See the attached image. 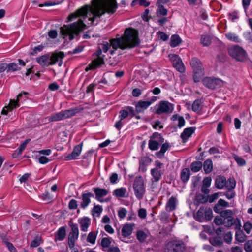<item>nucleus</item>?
Returning a JSON list of instances; mask_svg holds the SVG:
<instances>
[{
    "label": "nucleus",
    "instance_id": "f704fd0d",
    "mask_svg": "<svg viewBox=\"0 0 252 252\" xmlns=\"http://www.w3.org/2000/svg\"><path fill=\"white\" fill-rule=\"evenodd\" d=\"M203 101L201 99H197L192 104V110L197 113H199L202 109Z\"/></svg>",
    "mask_w": 252,
    "mask_h": 252
},
{
    "label": "nucleus",
    "instance_id": "e2e57ef3",
    "mask_svg": "<svg viewBox=\"0 0 252 252\" xmlns=\"http://www.w3.org/2000/svg\"><path fill=\"white\" fill-rule=\"evenodd\" d=\"M243 228L245 232L249 234L252 230V224L248 221L244 223Z\"/></svg>",
    "mask_w": 252,
    "mask_h": 252
},
{
    "label": "nucleus",
    "instance_id": "79ce46f5",
    "mask_svg": "<svg viewBox=\"0 0 252 252\" xmlns=\"http://www.w3.org/2000/svg\"><path fill=\"white\" fill-rule=\"evenodd\" d=\"M126 190L125 188H121L116 189L113 192V195L118 197H124L125 196Z\"/></svg>",
    "mask_w": 252,
    "mask_h": 252
},
{
    "label": "nucleus",
    "instance_id": "aec40b11",
    "mask_svg": "<svg viewBox=\"0 0 252 252\" xmlns=\"http://www.w3.org/2000/svg\"><path fill=\"white\" fill-rule=\"evenodd\" d=\"M228 207H229V204L228 202L223 199H220L217 203L214 205L213 210L215 213H219L223 208Z\"/></svg>",
    "mask_w": 252,
    "mask_h": 252
},
{
    "label": "nucleus",
    "instance_id": "c756f323",
    "mask_svg": "<svg viewBox=\"0 0 252 252\" xmlns=\"http://www.w3.org/2000/svg\"><path fill=\"white\" fill-rule=\"evenodd\" d=\"M209 242L215 247H220L223 243L221 236H214L209 239Z\"/></svg>",
    "mask_w": 252,
    "mask_h": 252
},
{
    "label": "nucleus",
    "instance_id": "c9c22d12",
    "mask_svg": "<svg viewBox=\"0 0 252 252\" xmlns=\"http://www.w3.org/2000/svg\"><path fill=\"white\" fill-rule=\"evenodd\" d=\"M163 172L161 170H157V169H152L151 170V174L154 179L155 182H158L161 178Z\"/></svg>",
    "mask_w": 252,
    "mask_h": 252
},
{
    "label": "nucleus",
    "instance_id": "c85d7f7f",
    "mask_svg": "<svg viewBox=\"0 0 252 252\" xmlns=\"http://www.w3.org/2000/svg\"><path fill=\"white\" fill-rule=\"evenodd\" d=\"M203 169L205 174L210 173L213 169V164L211 159H207L204 161L203 164Z\"/></svg>",
    "mask_w": 252,
    "mask_h": 252
},
{
    "label": "nucleus",
    "instance_id": "4468645a",
    "mask_svg": "<svg viewBox=\"0 0 252 252\" xmlns=\"http://www.w3.org/2000/svg\"><path fill=\"white\" fill-rule=\"evenodd\" d=\"M83 147V143L81 142L76 145L72 152L65 157V160L66 161L77 159L78 157L80 155Z\"/></svg>",
    "mask_w": 252,
    "mask_h": 252
},
{
    "label": "nucleus",
    "instance_id": "0e129e2a",
    "mask_svg": "<svg viewBox=\"0 0 252 252\" xmlns=\"http://www.w3.org/2000/svg\"><path fill=\"white\" fill-rule=\"evenodd\" d=\"M227 55L225 54L220 53L217 55L216 60L219 62L224 63L226 61Z\"/></svg>",
    "mask_w": 252,
    "mask_h": 252
},
{
    "label": "nucleus",
    "instance_id": "69168bd1",
    "mask_svg": "<svg viewBox=\"0 0 252 252\" xmlns=\"http://www.w3.org/2000/svg\"><path fill=\"white\" fill-rule=\"evenodd\" d=\"M211 182L212 179L211 177L209 176L205 177L203 180L202 186H203L205 187H210L211 184Z\"/></svg>",
    "mask_w": 252,
    "mask_h": 252
},
{
    "label": "nucleus",
    "instance_id": "de8ad7c7",
    "mask_svg": "<svg viewBox=\"0 0 252 252\" xmlns=\"http://www.w3.org/2000/svg\"><path fill=\"white\" fill-rule=\"evenodd\" d=\"M160 145V144H159V142H157L156 140H153L151 139L149 141V148L150 150L152 151H155L158 150L159 148V146Z\"/></svg>",
    "mask_w": 252,
    "mask_h": 252
},
{
    "label": "nucleus",
    "instance_id": "f8f14e48",
    "mask_svg": "<svg viewBox=\"0 0 252 252\" xmlns=\"http://www.w3.org/2000/svg\"><path fill=\"white\" fill-rule=\"evenodd\" d=\"M203 84L207 88L214 90L220 87L222 84V81L220 79L205 77L202 80Z\"/></svg>",
    "mask_w": 252,
    "mask_h": 252
},
{
    "label": "nucleus",
    "instance_id": "f257e3e1",
    "mask_svg": "<svg viewBox=\"0 0 252 252\" xmlns=\"http://www.w3.org/2000/svg\"><path fill=\"white\" fill-rule=\"evenodd\" d=\"M92 7L86 5L69 14L68 22H71L77 18V21L68 25H64L60 29V32L64 39L69 42L77 36L80 31L91 26L97 25L101 21V17L105 13L113 14L118 8L116 0H95Z\"/></svg>",
    "mask_w": 252,
    "mask_h": 252
},
{
    "label": "nucleus",
    "instance_id": "423d86ee",
    "mask_svg": "<svg viewBox=\"0 0 252 252\" xmlns=\"http://www.w3.org/2000/svg\"><path fill=\"white\" fill-rule=\"evenodd\" d=\"M29 93L26 92H22L17 96V100L11 99L9 104L5 106L1 111V114L7 115L8 111H12L13 109L19 106V102H22L28 98Z\"/></svg>",
    "mask_w": 252,
    "mask_h": 252
},
{
    "label": "nucleus",
    "instance_id": "f03ea898",
    "mask_svg": "<svg viewBox=\"0 0 252 252\" xmlns=\"http://www.w3.org/2000/svg\"><path fill=\"white\" fill-rule=\"evenodd\" d=\"M110 42L114 49L135 48L140 43L138 31L131 27L127 28L121 37L111 39Z\"/></svg>",
    "mask_w": 252,
    "mask_h": 252
},
{
    "label": "nucleus",
    "instance_id": "4c0bfd02",
    "mask_svg": "<svg viewBox=\"0 0 252 252\" xmlns=\"http://www.w3.org/2000/svg\"><path fill=\"white\" fill-rule=\"evenodd\" d=\"M247 236L243 231L240 229L236 231L235 234V239L240 243L244 242L247 239Z\"/></svg>",
    "mask_w": 252,
    "mask_h": 252
},
{
    "label": "nucleus",
    "instance_id": "338daca9",
    "mask_svg": "<svg viewBox=\"0 0 252 252\" xmlns=\"http://www.w3.org/2000/svg\"><path fill=\"white\" fill-rule=\"evenodd\" d=\"M228 16L229 19H230L232 22H234L236 19L239 18L238 12L235 10L232 11V12L229 13L228 14Z\"/></svg>",
    "mask_w": 252,
    "mask_h": 252
},
{
    "label": "nucleus",
    "instance_id": "5fc2aeb1",
    "mask_svg": "<svg viewBox=\"0 0 252 252\" xmlns=\"http://www.w3.org/2000/svg\"><path fill=\"white\" fill-rule=\"evenodd\" d=\"M151 138L156 139L157 142H159V144H161L164 142V139L161 135L160 133L158 132H154L152 136H151Z\"/></svg>",
    "mask_w": 252,
    "mask_h": 252
},
{
    "label": "nucleus",
    "instance_id": "49530a36",
    "mask_svg": "<svg viewBox=\"0 0 252 252\" xmlns=\"http://www.w3.org/2000/svg\"><path fill=\"white\" fill-rule=\"evenodd\" d=\"M200 42L204 46H208L211 43V38L208 35H203L201 37Z\"/></svg>",
    "mask_w": 252,
    "mask_h": 252
},
{
    "label": "nucleus",
    "instance_id": "052dcab7",
    "mask_svg": "<svg viewBox=\"0 0 252 252\" xmlns=\"http://www.w3.org/2000/svg\"><path fill=\"white\" fill-rule=\"evenodd\" d=\"M157 34L159 35L158 38L159 39L163 41H167L169 38V35L163 32L159 31L157 32Z\"/></svg>",
    "mask_w": 252,
    "mask_h": 252
},
{
    "label": "nucleus",
    "instance_id": "774afa93",
    "mask_svg": "<svg viewBox=\"0 0 252 252\" xmlns=\"http://www.w3.org/2000/svg\"><path fill=\"white\" fill-rule=\"evenodd\" d=\"M127 213L126 209L125 208H121L118 211V215L120 219L124 218Z\"/></svg>",
    "mask_w": 252,
    "mask_h": 252
},
{
    "label": "nucleus",
    "instance_id": "1a4fd4ad",
    "mask_svg": "<svg viewBox=\"0 0 252 252\" xmlns=\"http://www.w3.org/2000/svg\"><path fill=\"white\" fill-rule=\"evenodd\" d=\"M185 250L186 245L183 241L174 239L166 244L165 252H184Z\"/></svg>",
    "mask_w": 252,
    "mask_h": 252
},
{
    "label": "nucleus",
    "instance_id": "c03bdc74",
    "mask_svg": "<svg viewBox=\"0 0 252 252\" xmlns=\"http://www.w3.org/2000/svg\"><path fill=\"white\" fill-rule=\"evenodd\" d=\"M92 63V66L91 67V69H94L101 66L102 65L104 64V62L103 59L98 57V58L94 60Z\"/></svg>",
    "mask_w": 252,
    "mask_h": 252
},
{
    "label": "nucleus",
    "instance_id": "a211bd4d",
    "mask_svg": "<svg viewBox=\"0 0 252 252\" xmlns=\"http://www.w3.org/2000/svg\"><path fill=\"white\" fill-rule=\"evenodd\" d=\"M82 231L86 232L91 224V219L88 217L80 218L78 220Z\"/></svg>",
    "mask_w": 252,
    "mask_h": 252
},
{
    "label": "nucleus",
    "instance_id": "13d9d810",
    "mask_svg": "<svg viewBox=\"0 0 252 252\" xmlns=\"http://www.w3.org/2000/svg\"><path fill=\"white\" fill-rule=\"evenodd\" d=\"M169 217V214L165 211L161 212L159 216V218L160 220L162 222H168Z\"/></svg>",
    "mask_w": 252,
    "mask_h": 252
},
{
    "label": "nucleus",
    "instance_id": "9b49d317",
    "mask_svg": "<svg viewBox=\"0 0 252 252\" xmlns=\"http://www.w3.org/2000/svg\"><path fill=\"white\" fill-rule=\"evenodd\" d=\"M173 66L181 73L185 71V67L182 62L181 58L176 54H170L168 56Z\"/></svg>",
    "mask_w": 252,
    "mask_h": 252
},
{
    "label": "nucleus",
    "instance_id": "a19ab883",
    "mask_svg": "<svg viewBox=\"0 0 252 252\" xmlns=\"http://www.w3.org/2000/svg\"><path fill=\"white\" fill-rule=\"evenodd\" d=\"M225 36L229 41L235 43H240V39L239 37L234 33L232 32H228L225 34Z\"/></svg>",
    "mask_w": 252,
    "mask_h": 252
},
{
    "label": "nucleus",
    "instance_id": "9d476101",
    "mask_svg": "<svg viewBox=\"0 0 252 252\" xmlns=\"http://www.w3.org/2000/svg\"><path fill=\"white\" fill-rule=\"evenodd\" d=\"M68 225L71 228V232L68 236V244L70 249L74 248L75 241L78 239L79 236V230L78 225L74 223L71 220L68 222Z\"/></svg>",
    "mask_w": 252,
    "mask_h": 252
},
{
    "label": "nucleus",
    "instance_id": "6e6d98bb",
    "mask_svg": "<svg viewBox=\"0 0 252 252\" xmlns=\"http://www.w3.org/2000/svg\"><path fill=\"white\" fill-rule=\"evenodd\" d=\"M222 193V192H217L211 195H207L206 197H207L208 202L210 203L214 202L218 198L219 194H221Z\"/></svg>",
    "mask_w": 252,
    "mask_h": 252
},
{
    "label": "nucleus",
    "instance_id": "ea45409f",
    "mask_svg": "<svg viewBox=\"0 0 252 252\" xmlns=\"http://www.w3.org/2000/svg\"><path fill=\"white\" fill-rule=\"evenodd\" d=\"M112 238L109 237H103L100 241V245L103 247V249L109 248L111 244Z\"/></svg>",
    "mask_w": 252,
    "mask_h": 252
},
{
    "label": "nucleus",
    "instance_id": "cd10ccee",
    "mask_svg": "<svg viewBox=\"0 0 252 252\" xmlns=\"http://www.w3.org/2000/svg\"><path fill=\"white\" fill-rule=\"evenodd\" d=\"M64 119L70 118L75 116L79 111L77 107L70 108L69 109L62 110Z\"/></svg>",
    "mask_w": 252,
    "mask_h": 252
},
{
    "label": "nucleus",
    "instance_id": "72a5a7b5",
    "mask_svg": "<svg viewBox=\"0 0 252 252\" xmlns=\"http://www.w3.org/2000/svg\"><path fill=\"white\" fill-rule=\"evenodd\" d=\"M208 202L207 197L201 193L196 194L194 200V204L198 206L201 204H205Z\"/></svg>",
    "mask_w": 252,
    "mask_h": 252
},
{
    "label": "nucleus",
    "instance_id": "ddd939ff",
    "mask_svg": "<svg viewBox=\"0 0 252 252\" xmlns=\"http://www.w3.org/2000/svg\"><path fill=\"white\" fill-rule=\"evenodd\" d=\"M133 188L136 197L139 199L142 198V176L137 175L133 181Z\"/></svg>",
    "mask_w": 252,
    "mask_h": 252
},
{
    "label": "nucleus",
    "instance_id": "7ed1b4c3",
    "mask_svg": "<svg viewBox=\"0 0 252 252\" xmlns=\"http://www.w3.org/2000/svg\"><path fill=\"white\" fill-rule=\"evenodd\" d=\"M133 104L135 107L126 106L125 107V109L121 110L120 111V115L119 118L121 120H123L127 118L129 115L131 117H135L137 119L141 118L139 115L142 112V100H139L137 102H134Z\"/></svg>",
    "mask_w": 252,
    "mask_h": 252
},
{
    "label": "nucleus",
    "instance_id": "20e7f679",
    "mask_svg": "<svg viewBox=\"0 0 252 252\" xmlns=\"http://www.w3.org/2000/svg\"><path fill=\"white\" fill-rule=\"evenodd\" d=\"M190 64L193 70V79L194 82H199L204 74V68L201 61L197 57L191 58Z\"/></svg>",
    "mask_w": 252,
    "mask_h": 252
},
{
    "label": "nucleus",
    "instance_id": "603ef678",
    "mask_svg": "<svg viewBox=\"0 0 252 252\" xmlns=\"http://www.w3.org/2000/svg\"><path fill=\"white\" fill-rule=\"evenodd\" d=\"M2 241L5 244L7 249L10 252H17V251L14 245L11 242H9L7 239L4 238L3 239Z\"/></svg>",
    "mask_w": 252,
    "mask_h": 252
},
{
    "label": "nucleus",
    "instance_id": "b1692460",
    "mask_svg": "<svg viewBox=\"0 0 252 252\" xmlns=\"http://www.w3.org/2000/svg\"><path fill=\"white\" fill-rule=\"evenodd\" d=\"M31 141L30 139H27L23 143H22L19 147L12 154V157L13 158H17L19 156L21 155L23 150L25 149L27 144Z\"/></svg>",
    "mask_w": 252,
    "mask_h": 252
},
{
    "label": "nucleus",
    "instance_id": "5701e85b",
    "mask_svg": "<svg viewBox=\"0 0 252 252\" xmlns=\"http://www.w3.org/2000/svg\"><path fill=\"white\" fill-rule=\"evenodd\" d=\"M133 224H125L122 229V234L125 238L129 236L132 232Z\"/></svg>",
    "mask_w": 252,
    "mask_h": 252
},
{
    "label": "nucleus",
    "instance_id": "412c9836",
    "mask_svg": "<svg viewBox=\"0 0 252 252\" xmlns=\"http://www.w3.org/2000/svg\"><path fill=\"white\" fill-rule=\"evenodd\" d=\"M64 116L63 111L61 110L59 112L56 113L51 116L44 118V120H48V122H57L64 120Z\"/></svg>",
    "mask_w": 252,
    "mask_h": 252
},
{
    "label": "nucleus",
    "instance_id": "8fccbe9b",
    "mask_svg": "<svg viewBox=\"0 0 252 252\" xmlns=\"http://www.w3.org/2000/svg\"><path fill=\"white\" fill-rule=\"evenodd\" d=\"M233 158L235 160V161L237 162L238 166H243L246 165V161L242 158L238 156V155L235 154H233Z\"/></svg>",
    "mask_w": 252,
    "mask_h": 252
},
{
    "label": "nucleus",
    "instance_id": "473e14b6",
    "mask_svg": "<svg viewBox=\"0 0 252 252\" xmlns=\"http://www.w3.org/2000/svg\"><path fill=\"white\" fill-rule=\"evenodd\" d=\"M170 147V146L168 142L163 143L160 151L156 153V156L159 158H162L164 157V153Z\"/></svg>",
    "mask_w": 252,
    "mask_h": 252
},
{
    "label": "nucleus",
    "instance_id": "3c124183",
    "mask_svg": "<svg viewBox=\"0 0 252 252\" xmlns=\"http://www.w3.org/2000/svg\"><path fill=\"white\" fill-rule=\"evenodd\" d=\"M218 214H220V217L225 219L227 218H230V217L233 216V212L232 210L229 209L225 210H221Z\"/></svg>",
    "mask_w": 252,
    "mask_h": 252
},
{
    "label": "nucleus",
    "instance_id": "a18cd8bd",
    "mask_svg": "<svg viewBox=\"0 0 252 252\" xmlns=\"http://www.w3.org/2000/svg\"><path fill=\"white\" fill-rule=\"evenodd\" d=\"M97 232L94 231L90 232L87 236V241L92 244H94L95 243Z\"/></svg>",
    "mask_w": 252,
    "mask_h": 252
},
{
    "label": "nucleus",
    "instance_id": "6e6552de",
    "mask_svg": "<svg viewBox=\"0 0 252 252\" xmlns=\"http://www.w3.org/2000/svg\"><path fill=\"white\" fill-rule=\"evenodd\" d=\"M195 219L198 222H203L212 220L213 218L212 210L210 208L201 206L194 216Z\"/></svg>",
    "mask_w": 252,
    "mask_h": 252
},
{
    "label": "nucleus",
    "instance_id": "2f4dec72",
    "mask_svg": "<svg viewBox=\"0 0 252 252\" xmlns=\"http://www.w3.org/2000/svg\"><path fill=\"white\" fill-rule=\"evenodd\" d=\"M176 198L172 196L168 200L166 205V209L167 210L169 209V211H172L176 209Z\"/></svg>",
    "mask_w": 252,
    "mask_h": 252
},
{
    "label": "nucleus",
    "instance_id": "7c9ffc66",
    "mask_svg": "<svg viewBox=\"0 0 252 252\" xmlns=\"http://www.w3.org/2000/svg\"><path fill=\"white\" fill-rule=\"evenodd\" d=\"M182 42L180 37L178 34H173L170 38V46L174 48L179 46Z\"/></svg>",
    "mask_w": 252,
    "mask_h": 252
},
{
    "label": "nucleus",
    "instance_id": "0eeeda50",
    "mask_svg": "<svg viewBox=\"0 0 252 252\" xmlns=\"http://www.w3.org/2000/svg\"><path fill=\"white\" fill-rule=\"evenodd\" d=\"M157 105L154 107H151L150 109L155 114L161 115L163 113H171L174 110V105L167 101H160L157 108Z\"/></svg>",
    "mask_w": 252,
    "mask_h": 252
},
{
    "label": "nucleus",
    "instance_id": "a878e982",
    "mask_svg": "<svg viewBox=\"0 0 252 252\" xmlns=\"http://www.w3.org/2000/svg\"><path fill=\"white\" fill-rule=\"evenodd\" d=\"M190 176V170L188 168L183 169L180 173V179L182 183L186 184L189 181Z\"/></svg>",
    "mask_w": 252,
    "mask_h": 252
},
{
    "label": "nucleus",
    "instance_id": "37998d69",
    "mask_svg": "<svg viewBox=\"0 0 252 252\" xmlns=\"http://www.w3.org/2000/svg\"><path fill=\"white\" fill-rule=\"evenodd\" d=\"M158 6L157 10V14L159 17L160 16H166L167 15V10L165 8L162 4H156Z\"/></svg>",
    "mask_w": 252,
    "mask_h": 252
},
{
    "label": "nucleus",
    "instance_id": "f3484780",
    "mask_svg": "<svg viewBox=\"0 0 252 252\" xmlns=\"http://www.w3.org/2000/svg\"><path fill=\"white\" fill-rule=\"evenodd\" d=\"M196 129V127H189L185 128L180 135L182 142H186L192 134L195 132Z\"/></svg>",
    "mask_w": 252,
    "mask_h": 252
},
{
    "label": "nucleus",
    "instance_id": "4be33fe9",
    "mask_svg": "<svg viewBox=\"0 0 252 252\" xmlns=\"http://www.w3.org/2000/svg\"><path fill=\"white\" fill-rule=\"evenodd\" d=\"M226 179L222 175H218L215 180V186L219 189H223L226 186Z\"/></svg>",
    "mask_w": 252,
    "mask_h": 252
},
{
    "label": "nucleus",
    "instance_id": "39448f33",
    "mask_svg": "<svg viewBox=\"0 0 252 252\" xmlns=\"http://www.w3.org/2000/svg\"><path fill=\"white\" fill-rule=\"evenodd\" d=\"M229 55L238 62L244 63L248 59L246 51L239 45H233L228 49Z\"/></svg>",
    "mask_w": 252,
    "mask_h": 252
},
{
    "label": "nucleus",
    "instance_id": "393cba45",
    "mask_svg": "<svg viewBox=\"0 0 252 252\" xmlns=\"http://www.w3.org/2000/svg\"><path fill=\"white\" fill-rule=\"evenodd\" d=\"M36 62L42 67L50 65L49 55L45 54L36 58Z\"/></svg>",
    "mask_w": 252,
    "mask_h": 252
},
{
    "label": "nucleus",
    "instance_id": "864d4df0",
    "mask_svg": "<svg viewBox=\"0 0 252 252\" xmlns=\"http://www.w3.org/2000/svg\"><path fill=\"white\" fill-rule=\"evenodd\" d=\"M235 222V220L233 216L230 217V218H227L224 219L223 224L227 227H230Z\"/></svg>",
    "mask_w": 252,
    "mask_h": 252
},
{
    "label": "nucleus",
    "instance_id": "e433bc0d",
    "mask_svg": "<svg viewBox=\"0 0 252 252\" xmlns=\"http://www.w3.org/2000/svg\"><path fill=\"white\" fill-rule=\"evenodd\" d=\"M203 167L202 163L200 161L192 162L190 166L191 170L194 173L199 171Z\"/></svg>",
    "mask_w": 252,
    "mask_h": 252
},
{
    "label": "nucleus",
    "instance_id": "bf43d9fd",
    "mask_svg": "<svg viewBox=\"0 0 252 252\" xmlns=\"http://www.w3.org/2000/svg\"><path fill=\"white\" fill-rule=\"evenodd\" d=\"M244 249L246 252H252V240H249L245 243Z\"/></svg>",
    "mask_w": 252,
    "mask_h": 252
},
{
    "label": "nucleus",
    "instance_id": "bb28decb",
    "mask_svg": "<svg viewBox=\"0 0 252 252\" xmlns=\"http://www.w3.org/2000/svg\"><path fill=\"white\" fill-rule=\"evenodd\" d=\"M66 234L65 227L64 226L61 227L55 233V239L59 241H63L65 238Z\"/></svg>",
    "mask_w": 252,
    "mask_h": 252
},
{
    "label": "nucleus",
    "instance_id": "58836bf2",
    "mask_svg": "<svg viewBox=\"0 0 252 252\" xmlns=\"http://www.w3.org/2000/svg\"><path fill=\"white\" fill-rule=\"evenodd\" d=\"M236 186V181L235 179L232 178H229L228 180L226 181V186L225 187L227 190L229 191H231L235 188Z\"/></svg>",
    "mask_w": 252,
    "mask_h": 252
},
{
    "label": "nucleus",
    "instance_id": "4d7b16f0",
    "mask_svg": "<svg viewBox=\"0 0 252 252\" xmlns=\"http://www.w3.org/2000/svg\"><path fill=\"white\" fill-rule=\"evenodd\" d=\"M20 69L18 65L14 63H7V72L10 71H15Z\"/></svg>",
    "mask_w": 252,
    "mask_h": 252
},
{
    "label": "nucleus",
    "instance_id": "dca6fc26",
    "mask_svg": "<svg viewBox=\"0 0 252 252\" xmlns=\"http://www.w3.org/2000/svg\"><path fill=\"white\" fill-rule=\"evenodd\" d=\"M91 197H94V194L91 192H85L82 194L80 207L82 209H85L91 203Z\"/></svg>",
    "mask_w": 252,
    "mask_h": 252
},
{
    "label": "nucleus",
    "instance_id": "680f3d73",
    "mask_svg": "<svg viewBox=\"0 0 252 252\" xmlns=\"http://www.w3.org/2000/svg\"><path fill=\"white\" fill-rule=\"evenodd\" d=\"M77 201L74 199H71L68 203V208L70 210H75L77 208Z\"/></svg>",
    "mask_w": 252,
    "mask_h": 252
},
{
    "label": "nucleus",
    "instance_id": "6ab92c4d",
    "mask_svg": "<svg viewBox=\"0 0 252 252\" xmlns=\"http://www.w3.org/2000/svg\"><path fill=\"white\" fill-rule=\"evenodd\" d=\"M93 191L94 192L95 197V198L101 202V198L103 197L106 196L108 194V191L105 189L100 188H93Z\"/></svg>",
    "mask_w": 252,
    "mask_h": 252
},
{
    "label": "nucleus",
    "instance_id": "2eb2a0df",
    "mask_svg": "<svg viewBox=\"0 0 252 252\" xmlns=\"http://www.w3.org/2000/svg\"><path fill=\"white\" fill-rule=\"evenodd\" d=\"M64 57V53L62 52L53 53L51 56H49L50 65L55 64L59 62L58 65L61 66L63 64L62 60Z\"/></svg>",
    "mask_w": 252,
    "mask_h": 252
},
{
    "label": "nucleus",
    "instance_id": "09e8293b",
    "mask_svg": "<svg viewBox=\"0 0 252 252\" xmlns=\"http://www.w3.org/2000/svg\"><path fill=\"white\" fill-rule=\"evenodd\" d=\"M157 97L153 96L148 100L143 101V110L147 109L152 103L157 100Z\"/></svg>",
    "mask_w": 252,
    "mask_h": 252
}]
</instances>
